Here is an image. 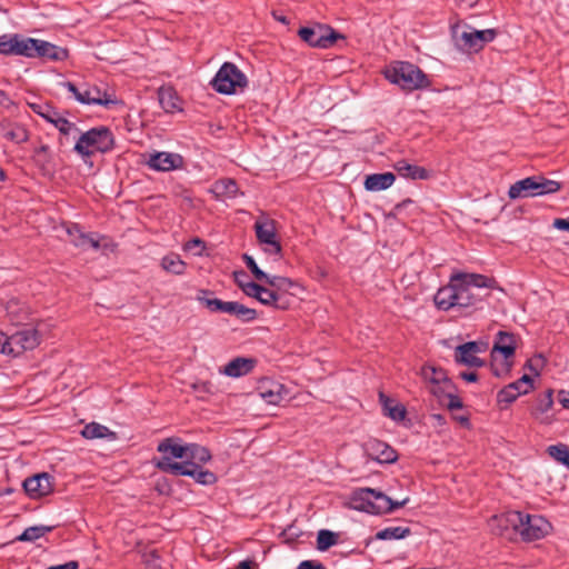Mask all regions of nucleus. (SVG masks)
<instances>
[{
  "instance_id": "nucleus-39",
  "label": "nucleus",
  "mask_w": 569,
  "mask_h": 569,
  "mask_svg": "<svg viewBox=\"0 0 569 569\" xmlns=\"http://www.w3.org/2000/svg\"><path fill=\"white\" fill-rule=\"evenodd\" d=\"M233 277H234L236 283L239 286V288L243 291L244 295L258 300V297L260 296L259 293H260L262 286H260L253 281L240 282V277L248 278L247 273L243 270L234 271Z\"/></svg>"
},
{
  "instance_id": "nucleus-56",
  "label": "nucleus",
  "mask_w": 569,
  "mask_h": 569,
  "mask_svg": "<svg viewBox=\"0 0 569 569\" xmlns=\"http://www.w3.org/2000/svg\"><path fill=\"white\" fill-rule=\"evenodd\" d=\"M183 248L187 251H191L196 248H199V251L196 252V254L201 256L202 251L206 249V242L202 239L196 237V238L190 239L188 242H186Z\"/></svg>"
},
{
  "instance_id": "nucleus-45",
  "label": "nucleus",
  "mask_w": 569,
  "mask_h": 569,
  "mask_svg": "<svg viewBox=\"0 0 569 569\" xmlns=\"http://www.w3.org/2000/svg\"><path fill=\"white\" fill-rule=\"evenodd\" d=\"M267 284H269L273 290L278 292H286L295 286V282L290 278L281 277V276H269L263 280Z\"/></svg>"
},
{
  "instance_id": "nucleus-1",
  "label": "nucleus",
  "mask_w": 569,
  "mask_h": 569,
  "mask_svg": "<svg viewBox=\"0 0 569 569\" xmlns=\"http://www.w3.org/2000/svg\"><path fill=\"white\" fill-rule=\"evenodd\" d=\"M452 281L457 283L455 308L468 309L482 302L489 293L480 295L481 289H500L495 278L479 273H456Z\"/></svg>"
},
{
  "instance_id": "nucleus-51",
  "label": "nucleus",
  "mask_w": 569,
  "mask_h": 569,
  "mask_svg": "<svg viewBox=\"0 0 569 569\" xmlns=\"http://www.w3.org/2000/svg\"><path fill=\"white\" fill-rule=\"evenodd\" d=\"M234 317L242 322H251L257 319L258 313L254 309L248 308L244 305L238 302V307H237Z\"/></svg>"
},
{
  "instance_id": "nucleus-26",
  "label": "nucleus",
  "mask_w": 569,
  "mask_h": 569,
  "mask_svg": "<svg viewBox=\"0 0 569 569\" xmlns=\"http://www.w3.org/2000/svg\"><path fill=\"white\" fill-rule=\"evenodd\" d=\"M457 295V283L452 281V277L447 286L441 287L435 295V303L440 310H449L455 308V297Z\"/></svg>"
},
{
  "instance_id": "nucleus-22",
  "label": "nucleus",
  "mask_w": 569,
  "mask_h": 569,
  "mask_svg": "<svg viewBox=\"0 0 569 569\" xmlns=\"http://www.w3.org/2000/svg\"><path fill=\"white\" fill-rule=\"evenodd\" d=\"M257 365V359L237 357L230 360L223 369V373L228 377L239 378L250 373Z\"/></svg>"
},
{
  "instance_id": "nucleus-15",
  "label": "nucleus",
  "mask_w": 569,
  "mask_h": 569,
  "mask_svg": "<svg viewBox=\"0 0 569 569\" xmlns=\"http://www.w3.org/2000/svg\"><path fill=\"white\" fill-rule=\"evenodd\" d=\"M497 36V29L471 30L462 32L460 40L463 49L479 52L487 43L492 42Z\"/></svg>"
},
{
  "instance_id": "nucleus-11",
  "label": "nucleus",
  "mask_w": 569,
  "mask_h": 569,
  "mask_svg": "<svg viewBox=\"0 0 569 569\" xmlns=\"http://www.w3.org/2000/svg\"><path fill=\"white\" fill-rule=\"evenodd\" d=\"M56 480L49 472L36 473L24 479L22 487L31 499H40L49 496L54 490Z\"/></svg>"
},
{
  "instance_id": "nucleus-12",
  "label": "nucleus",
  "mask_w": 569,
  "mask_h": 569,
  "mask_svg": "<svg viewBox=\"0 0 569 569\" xmlns=\"http://www.w3.org/2000/svg\"><path fill=\"white\" fill-rule=\"evenodd\" d=\"M157 451L162 453V457L153 459V466L159 470V462L163 459H168L170 463H180L172 459L187 460L188 443H183L179 437H168L158 443Z\"/></svg>"
},
{
  "instance_id": "nucleus-64",
  "label": "nucleus",
  "mask_w": 569,
  "mask_h": 569,
  "mask_svg": "<svg viewBox=\"0 0 569 569\" xmlns=\"http://www.w3.org/2000/svg\"><path fill=\"white\" fill-rule=\"evenodd\" d=\"M553 227L558 230L569 232V217L567 219L558 218L553 221Z\"/></svg>"
},
{
  "instance_id": "nucleus-30",
  "label": "nucleus",
  "mask_w": 569,
  "mask_h": 569,
  "mask_svg": "<svg viewBox=\"0 0 569 569\" xmlns=\"http://www.w3.org/2000/svg\"><path fill=\"white\" fill-rule=\"evenodd\" d=\"M396 176L392 172L372 173L366 177L365 188L368 191H382L392 186Z\"/></svg>"
},
{
  "instance_id": "nucleus-49",
  "label": "nucleus",
  "mask_w": 569,
  "mask_h": 569,
  "mask_svg": "<svg viewBox=\"0 0 569 569\" xmlns=\"http://www.w3.org/2000/svg\"><path fill=\"white\" fill-rule=\"evenodd\" d=\"M72 243L84 250L89 248L98 250L100 248L99 240L94 239L91 233L78 234V238H72Z\"/></svg>"
},
{
  "instance_id": "nucleus-62",
  "label": "nucleus",
  "mask_w": 569,
  "mask_h": 569,
  "mask_svg": "<svg viewBox=\"0 0 569 569\" xmlns=\"http://www.w3.org/2000/svg\"><path fill=\"white\" fill-rule=\"evenodd\" d=\"M234 569H259V563L251 559L240 561Z\"/></svg>"
},
{
  "instance_id": "nucleus-33",
  "label": "nucleus",
  "mask_w": 569,
  "mask_h": 569,
  "mask_svg": "<svg viewBox=\"0 0 569 569\" xmlns=\"http://www.w3.org/2000/svg\"><path fill=\"white\" fill-rule=\"evenodd\" d=\"M284 387L278 382H270V388H260V396L269 405H279L283 399Z\"/></svg>"
},
{
  "instance_id": "nucleus-59",
  "label": "nucleus",
  "mask_w": 569,
  "mask_h": 569,
  "mask_svg": "<svg viewBox=\"0 0 569 569\" xmlns=\"http://www.w3.org/2000/svg\"><path fill=\"white\" fill-rule=\"evenodd\" d=\"M447 398L449 399V401L447 403V408L450 411L463 408V402H462V400H461V398L459 397L458 393L449 396Z\"/></svg>"
},
{
  "instance_id": "nucleus-23",
  "label": "nucleus",
  "mask_w": 569,
  "mask_h": 569,
  "mask_svg": "<svg viewBox=\"0 0 569 569\" xmlns=\"http://www.w3.org/2000/svg\"><path fill=\"white\" fill-rule=\"evenodd\" d=\"M0 134L4 139L18 144L29 140V131L23 124L13 123L8 120L0 121Z\"/></svg>"
},
{
  "instance_id": "nucleus-17",
  "label": "nucleus",
  "mask_w": 569,
  "mask_h": 569,
  "mask_svg": "<svg viewBox=\"0 0 569 569\" xmlns=\"http://www.w3.org/2000/svg\"><path fill=\"white\" fill-rule=\"evenodd\" d=\"M517 349L516 335L507 331H499L496 336V340L491 350V357H495L496 352H499L506 359V371L509 372L511 369V362L508 359L513 357Z\"/></svg>"
},
{
  "instance_id": "nucleus-55",
  "label": "nucleus",
  "mask_w": 569,
  "mask_h": 569,
  "mask_svg": "<svg viewBox=\"0 0 569 569\" xmlns=\"http://www.w3.org/2000/svg\"><path fill=\"white\" fill-rule=\"evenodd\" d=\"M144 565L146 569H161L157 550H151L149 553L144 555Z\"/></svg>"
},
{
  "instance_id": "nucleus-10",
  "label": "nucleus",
  "mask_w": 569,
  "mask_h": 569,
  "mask_svg": "<svg viewBox=\"0 0 569 569\" xmlns=\"http://www.w3.org/2000/svg\"><path fill=\"white\" fill-rule=\"evenodd\" d=\"M551 529L550 522L542 516L522 512V526L518 535L523 541H535L546 537Z\"/></svg>"
},
{
  "instance_id": "nucleus-63",
  "label": "nucleus",
  "mask_w": 569,
  "mask_h": 569,
  "mask_svg": "<svg viewBox=\"0 0 569 569\" xmlns=\"http://www.w3.org/2000/svg\"><path fill=\"white\" fill-rule=\"evenodd\" d=\"M558 401L565 409H569V391L560 390L558 392Z\"/></svg>"
},
{
  "instance_id": "nucleus-53",
  "label": "nucleus",
  "mask_w": 569,
  "mask_h": 569,
  "mask_svg": "<svg viewBox=\"0 0 569 569\" xmlns=\"http://www.w3.org/2000/svg\"><path fill=\"white\" fill-rule=\"evenodd\" d=\"M458 350L462 351L463 353L471 352L477 356V353H480L483 351L482 343L477 341H468L466 343L459 345Z\"/></svg>"
},
{
  "instance_id": "nucleus-6",
  "label": "nucleus",
  "mask_w": 569,
  "mask_h": 569,
  "mask_svg": "<svg viewBox=\"0 0 569 569\" xmlns=\"http://www.w3.org/2000/svg\"><path fill=\"white\" fill-rule=\"evenodd\" d=\"M249 84L247 76L232 62H224L217 71L210 86L221 94H234L243 91Z\"/></svg>"
},
{
  "instance_id": "nucleus-24",
  "label": "nucleus",
  "mask_w": 569,
  "mask_h": 569,
  "mask_svg": "<svg viewBox=\"0 0 569 569\" xmlns=\"http://www.w3.org/2000/svg\"><path fill=\"white\" fill-rule=\"evenodd\" d=\"M158 100L167 113L182 111L181 100L173 87L162 86L158 90Z\"/></svg>"
},
{
  "instance_id": "nucleus-4",
  "label": "nucleus",
  "mask_w": 569,
  "mask_h": 569,
  "mask_svg": "<svg viewBox=\"0 0 569 569\" xmlns=\"http://www.w3.org/2000/svg\"><path fill=\"white\" fill-rule=\"evenodd\" d=\"M114 146L113 132L106 126H99L81 133L73 150L83 158H90L98 152L108 153Z\"/></svg>"
},
{
  "instance_id": "nucleus-29",
  "label": "nucleus",
  "mask_w": 569,
  "mask_h": 569,
  "mask_svg": "<svg viewBox=\"0 0 569 569\" xmlns=\"http://www.w3.org/2000/svg\"><path fill=\"white\" fill-rule=\"evenodd\" d=\"M552 396H553V390L547 389L543 395H540L538 397L536 406L530 411L531 416L542 423H550V420L547 417H545V415L553 406Z\"/></svg>"
},
{
  "instance_id": "nucleus-21",
  "label": "nucleus",
  "mask_w": 569,
  "mask_h": 569,
  "mask_svg": "<svg viewBox=\"0 0 569 569\" xmlns=\"http://www.w3.org/2000/svg\"><path fill=\"white\" fill-rule=\"evenodd\" d=\"M36 47L34 58H41L50 61H64L69 57L67 48L56 46L41 39H37Z\"/></svg>"
},
{
  "instance_id": "nucleus-38",
  "label": "nucleus",
  "mask_w": 569,
  "mask_h": 569,
  "mask_svg": "<svg viewBox=\"0 0 569 569\" xmlns=\"http://www.w3.org/2000/svg\"><path fill=\"white\" fill-rule=\"evenodd\" d=\"M411 535L409 527H388L376 533L378 540H399Z\"/></svg>"
},
{
  "instance_id": "nucleus-32",
  "label": "nucleus",
  "mask_w": 569,
  "mask_h": 569,
  "mask_svg": "<svg viewBox=\"0 0 569 569\" xmlns=\"http://www.w3.org/2000/svg\"><path fill=\"white\" fill-rule=\"evenodd\" d=\"M161 267L167 272L181 276L186 272L187 264L177 253H169L161 259Z\"/></svg>"
},
{
  "instance_id": "nucleus-57",
  "label": "nucleus",
  "mask_w": 569,
  "mask_h": 569,
  "mask_svg": "<svg viewBox=\"0 0 569 569\" xmlns=\"http://www.w3.org/2000/svg\"><path fill=\"white\" fill-rule=\"evenodd\" d=\"M543 357L541 355H538L533 359H530L526 362V367L535 373V376L540 375V369L543 366Z\"/></svg>"
},
{
  "instance_id": "nucleus-25",
  "label": "nucleus",
  "mask_w": 569,
  "mask_h": 569,
  "mask_svg": "<svg viewBox=\"0 0 569 569\" xmlns=\"http://www.w3.org/2000/svg\"><path fill=\"white\" fill-rule=\"evenodd\" d=\"M258 301L264 306L273 307L279 310H287L290 307V299L282 292L261 287Z\"/></svg>"
},
{
  "instance_id": "nucleus-7",
  "label": "nucleus",
  "mask_w": 569,
  "mask_h": 569,
  "mask_svg": "<svg viewBox=\"0 0 569 569\" xmlns=\"http://www.w3.org/2000/svg\"><path fill=\"white\" fill-rule=\"evenodd\" d=\"M159 470L172 476H188L202 486H212L218 477L210 470L203 469L194 461H182V463H170L168 459L159 462Z\"/></svg>"
},
{
  "instance_id": "nucleus-27",
  "label": "nucleus",
  "mask_w": 569,
  "mask_h": 569,
  "mask_svg": "<svg viewBox=\"0 0 569 569\" xmlns=\"http://www.w3.org/2000/svg\"><path fill=\"white\" fill-rule=\"evenodd\" d=\"M211 192L218 200L233 199L239 194V187L234 179L222 178L212 184Z\"/></svg>"
},
{
  "instance_id": "nucleus-19",
  "label": "nucleus",
  "mask_w": 569,
  "mask_h": 569,
  "mask_svg": "<svg viewBox=\"0 0 569 569\" xmlns=\"http://www.w3.org/2000/svg\"><path fill=\"white\" fill-rule=\"evenodd\" d=\"M254 229H256V236H257V239L259 240V242L270 246V249L268 250V252L270 254L280 256L281 251H282V247H281L280 242L277 240V234H276V230H274L272 222H266V223L256 222Z\"/></svg>"
},
{
  "instance_id": "nucleus-36",
  "label": "nucleus",
  "mask_w": 569,
  "mask_h": 569,
  "mask_svg": "<svg viewBox=\"0 0 569 569\" xmlns=\"http://www.w3.org/2000/svg\"><path fill=\"white\" fill-rule=\"evenodd\" d=\"M36 44H37V39L24 38L20 34H18V39L16 40L13 56L34 58V50L37 49Z\"/></svg>"
},
{
  "instance_id": "nucleus-28",
  "label": "nucleus",
  "mask_w": 569,
  "mask_h": 569,
  "mask_svg": "<svg viewBox=\"0 0 569 569\" xmlns=\"http://www.w3.org/2000/svg\"><path fill=\"white\" fill-rule=\"evenodd\" d=\"M393 168L401 177L411 180H428L430 178V172L426 168L408 163L406 160L397 161Z\"/></svg>"
},
{
  "instance_id": "nucleus-58",
  "label": "nucleus",
  "mask_w": 569,
  "mask_h": 569,
  "mask_svg": "<svg viewBox=\"0 0 569 569\" xmlns=\"http://www.w3.org/2000/svg\"><path fill=\"white\" fill-rule=\"evenodd\" d=\"M63 88H66L69 92H71L74 97V99L80 102L81 96H82V86L78 87L71 81H64L61 83Z\"/></svg>"
},
{
  "instance_id": "nucleus-44",
  "label": "nucleus",
  "mask_w": 569,
  "mask_h": 569,
  "mask_svg": "<svg viewBox=\"0 0 569 569\" xmlns=\"http://www.w3.org/2000/svg\"><path fill=\"white\" fill-rule=\"evenodd\" d=\"M455 361L459 365H465L468 367L480 368L485 366V360L471 352L463 353L462 351H459L458 346L455 349Z\"/></svg>"
},
{
  "instance_id": "nucleus-34",
  "label": "nucleus",
  "mask_w": 569,
  "mask_h": 569,
  "mask_svg": "<svg viewBox=\"0 0 569 569\" xmlns=\"http://www.w3.org/2000/svg\"><path fill=\"white\" fill-rule=\"evenodd\" d=\"M32 160L42 173L49 170V164L52 161L50 147L48 144H41L33 150Z\"/></svg>"
},
{
  "instance_id": "nucleus-48",
  "label": "nucleus",
  "mask_w": 569,
  "mask_h": 569,
  "mask_svg": "<svg viewBox=\"0 0 569 569\" xmlns=\"http://www.w3.org/2000/svg\"><path fill=\"white\" fill-rule=\"evenodd\" d=\"M18 33H6L0 36V53L13 56Z\"/></svg>"
},
{
  "instance_id": "nucleus-61",
  "label": "nucleus",
  "mask_w": 569,
  "mask_h": 569,
  "mask_svg": "<svg viewBox=\"0 0 569 569\" xmlns=\"http://www.w3.org/2000/svg\"><path fill=\"white\" fill-rule=\"evenodd\" d=\"M238 307V301H223L220 312L234 316Z\"/></svg>"
},
{
  "instance_id": "nucleus-41",
  "label": "nucleus",
  "mask_w": 569,
  "mask_h": 569,
  "mask_svg": "<svg viewBox=\"0 0 569 569\" xmlns=\"http://www.w3.org/2000/svg\"><path fill=\"white\" fill-rule=\"evenodd\" d=\"M547 452L552 459L569 468V446L552 445L547 448Z\"/></svg>"
},
{
  "instance_id": "nucleus-5",
  "label": "nucleus",
  "mask_w": 569,
  "mask_h": 569,
  "mask_svg": "<svg viewBox=\"0 0 569 569\" xmlns=\"http://www.w3.org/2000/svg\"><path fill=\"white\" fill-rule=\"evenodd\" d=\"M561 182L547 179L540 174L531 176L511 184L508 196L510 199L546 196L556 193L561 190Z\"/></svg>"
},
{
  "instance_id": "nucleus-47",
  "label": "nucleus",
  "mask_w": 569,
  "mask_h": 569,
  "mask_svg": "<svg viewBox=\"0 0 569 569\" xmlns=\"http://www.w3.org/2000/svg\"><path fill=\"white\" fill-rule=\"evenodd\" d=\"M431 392L437 398L441 399L442 397H449L458 393V387L448 376L439 387L432 388Z\"/></svg>"
},
{
  "instance_id": "nucleus-35",
  "label": "nucleus",
  "mask_w": 569,
  "mask_h": 569,
  "mask_svg": "<svg viewBox=\"0 0 569 569\" xmlns=\"http://www.w3.org/2000/svg\"><path fill=\"white\" fill-rule=\"evenodd\" d=\"M212 456L208 448L198 443H188V455L186 461H194L200 466L211 460Z\"/></svg>"
},
{
  "instance_id": "nucleus-46",
  "label": "nucleus",
  "mask_w": 569,
  "mask_h": 569,
  "mask_svg": "<svg viewBox=\"0 0 569 569\" xmlns=\"http://www.w3.org/2000/svg\"><path fill=\"white\" fill-rule=\"evenodd\" d=\"M520 395H522L521 390L516 389L515 385L509 383L498 392L497 401L499 405L505 403L508 406L515 402Z\"/></svg>"
},
{
  "instance_id": "nucleus-14",
  "label": "nucleus",
  "mask_w": 569,
  "mask_h": 569,
  "mask_svg": "<svg viewBox=\"0 0 569 569\" xmlns=\"http://www.w3.org/2000/svg\"><path fill=\"white\" fill-rule=\"evenodd\" d=\"M31 110L43 118L47 122L53 124L61 134L68 136L72 129L78 130L73 122L60 117L59 112L49 103H28Z\"/></svg>"
},
{
  "instance_id": "nucleus-52",
  "label": "nucleus",
  "mask_w": 569,
  "mask_h": 569,
  "mask_svg": "<svg viewBox=\"0 0 569 569\" xmlns=\"http://www.w3.org/2000/svg\"><path fill=\"white\" fill-rule=\"evenodd\" d=\"M516 389L521 390L522 395L529 393L533 389V380L529 375H523L518 380L511 382Z\"/></svg>"
},
{
  "instance_id": "nucleus-3",
  "label": "nucleus",
  "mask_w": 569,
  "mask_h": 569,
  "mask_svg": "<svg viewBox=\"0 0 569 569\" xmlns=\"http://www.w3.org/2000/svg\"><path fill=\"white\" fill-rule=\"evenodd\" d=\"M382 73L388 81L408 92L423 90L431 86L423 70L409 61H393L385 68Z\"/></svg>"
},
{
  "instance_id": "nucleus-54",
  "label": "nucleus",
  "mask_w": 569,
  "mask_h": 569,
  "mask_svg": "<svg viewBox=\"0 0 569 569\" xmlns=\"http://www.w3.org/2000/svg\"><path fill=\"white\" fill-rule=\"evenodd\" d=\"M406 408L400 403H395L392 408H389V412L386 415L395 421H401L406 417Z\"/></svg>"
},
{
  "instance_id": "nucleus-37",
  "label": "nucleus",
  "mask_w": 569,
  "mask_h": 569,
  "mask_svg": "<svg viewBox=\"0 0 569 569\" xmlns=\"http://www.w3.org/2000/svg\"><path fill=\"white\" fill-rule=\"evenodd\" d=\"M56 526H33L28 527L23 530V532L17 537L18 541H28L33 542L39 538L43 537L46 533L51 532Z\"/></svg>"
},
{
  "instance_id": "nucleus-42",
  "label": "nucleus",
  "mask_w": 569,
  "mask_h": 569,
  "mask_svg": "<svg viewBox=\"0 0 569 569\" xmlns=\"http://www.w3.org/2000/svg\"><path fill=\"white\" fill-rule=\"evenodd\" d=\"M338 542V535L333 531L322 529L317 535V549L326 551Z\"/></svg>"
},
{
  "instance_id": "nucleus-18",
  "label": "nucleus",
  "mask_w": 569,
  "mask_h": 569,
  "mask_svg": "<svg viewBox=\"0 0 569 569\" xmlns=\"http://www.w3.org/2000/svg\"><path fill=\"white\" fill-rule=\"evenodd\" d=\"M149 168L156 171H171L183 167V158L179 153L156 152L147 161Z\"/></svg>"
},
{
  "instance_id": "nucleus-9",
  "label": "nucleus",
  "mask_w": 569,
  "mask_h": 569,
  "mask_svg": "<svg viewBox=\"0 0 569 569\" xmlns=\"http://www.w3.org/2000/svg\"><path fill=\"white\" fill-rule=\"evenodd\" d=\"M298 34L310 47L327 49L332 47L338 39L345 37L328 24L316 23L312 27H302Z\"/></svg>"
},
{
  "instance_id": "nucleus-20",
  "label": "nucleus",
  "mask_w": 569,
  "mask_h": 569,
  "mask_svg": "<svg viewBox=\"0 0 569 569\" xmlns=\"http://www.w3.org/2000/svg\"><path fill=\"white\" fill-rule=\"evenodd\" d=\"M80 103L82 104H97L109 107L110 104L117 103L116 99H112L107 91H102L94 84H83L82 86V96L80 99Z\"/></svg>"
},
{
  "instance_id": "nucleus-50",
  "label": "nucleus",
  "mask_w": 569,
  "mask_h": 569,
  "mask_svg": "<svg viewBox=\"0 0 569 569\" xmlns=\"http://www.w3.org/2000/svg\"><path fill=\"white\" fill-rule=\"evenodd\" d=\"M242 260L257 280L263 281L264 279L268 278V274L258 267V264L256 263L254 259L251 256H249L248 253H243Z\"/></svg>"
},
{
  "instance_id": "nucleus-60",
  "label": "nucleus",
  "mask_w": 569,
  "mask_h": 569,
  "mask_svg": "<svg viewBox=\"0 0 569 569\" xmlns=\"http://www.w3.org/2000/svg\"><path fill=\"white\" fill-rule=\"evenodd\" d=\"M297 569H327L320 561L303 560L299 563Z\"/></svg>"
},
{
  "instance_id": "nucleus-13",
  "label": "nucleus",
  "mask_w": 569,
  "mask_h": 569,
  "mask_svg": "<svg viewBox=\"0 0 569 569\" xmlns=\"http://www.w3.org/2000/svg\"><path fill=\"white\" fill-rule=\"evenodd\" d=\"M490 526L493 532L499 536L511 539L518 533V528L522 526V512L509 510L490 519Z\"/></svg>"
},
{
  "instance_id": "nucleus-31",
  "label": "nucleus",
  "mask_w": 569,
  "mask_h": 569,
  "mask_svg": "<svg viewBox=\"0 0 569 569\" xmlns=\"http://www.w3.org/2000/svg\"><path fill=\"white\" fill-rule=\"evenodd\" d=\"M420 375L425 381L430 382L433 386L432 388L439 387L448 377L447 370L430 363L421 367Z\"/></svg>"
},
{
  "instance_id": "nucleus-43",
  "label": "nucleus",
  "mask_w": 569,
  "mask_h": 569,
  "mask_svg": "<svg viewBox=\"0 0 569 569\" xmlns=\"http://www.w3.org/2000/svg\"><path fill=\"white\" fill-rule=\"evenodd\" d=\"M213 292L208 289H200L198 291L197 300L206 306L212 312H220L222 307V300L218 298H208L207 296H211Z\"/></svg>"
},
{
  "instance_id": "nucleus-16",
  "label": "nucleus",
  "mask_w": 569,
  "mask_h": 569,
  "mask_svg": "<svg viewBox=\"0 0 569 569\" xmlns=\"http://www.w3.org/2000/svg\"><path fill=\"white\" fill-rule=\"evenodd\" d=\"M365 452L368 458L379 463H393L398 459L397 451L387 442L378 439L369 440L365 445Z\"/></svg>"
},
{
  "instance_id": "nucleus-8",
  "label": "nucleus",
  "mask_w": 569,
  "mask_h": 569,
  "mask_svg": "<svg viewBox=\"0 0 569 569\" xmlns=\"http://www.w3.org/2000/svg\"><path fill=\"white\" fill-rule=\"evenodd\" d=\"M40 343L37 329L26 328L7 337L0 333V352L17 357L27 350H33Z\"/></svg>"
},
{
  "instance_id": "nucleus-2",
  "label": "nucleus",
  "mask_w": 569,
  "mask_h": 569,
  "mask_svg": "<svg viewBox=\"0 0 569 569\" xmlns=\"http://www.w3.org/2000/svg\"><path fill=\"white\" fill-rule=\"evenodd\" d=\"M409 502V498L401 501L392 500L386 493L372 488L355 489L350 496L347 507L357 511L370 515H387L405 507Z\"/></svg>"
},
{
  "instance_id": "nucleus-40",
  "label": "nucleus",
  "mask_w": 569,
  "mask_h": 569,
  "mask_svg": "<svg viewBox=\"0 0 569 569\" xmlns=\"http://www.w3.org/2000/svg\"><path fill=\"white\" fill-rule=\"evenodd\" d=\"M110 432L109 428L98 422H90L83 427L81 435L86 439H99L107 437Z\"/></svg>"
}]
</instances>
